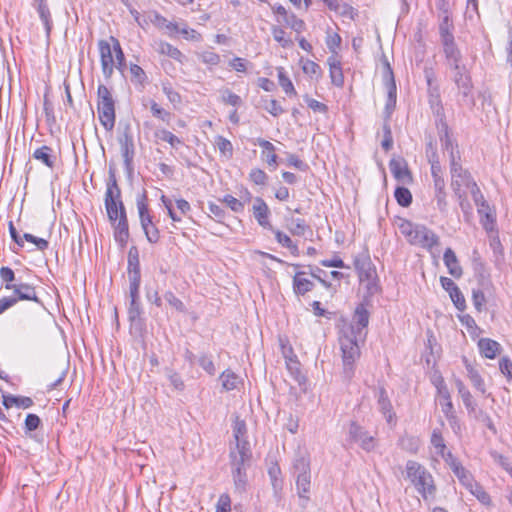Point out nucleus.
Instances as JSON below:
<instances>
[{
    "label": "nucleus",
    "instance_id": "nucleus-1",
    "mask_svg": "<svg viewBox=\"0 0 512 512\" xmlns=\"http://www.w3.org/2000/svg\"><path fill=\"white\" fill-rule=\"evenodd\" d=\"M396 225L411 245L431 251L439 244L438 235L424 225H416L402 217L396 219Z\"/></svg>",
    "mask_w": 512,
    "mask_h": 512
},
{
    "label": "nucleus",
    "instance_id": "nucleus-2",
    "mask_svg": "<svg viewBox=\"0 0 512 512\" xmlns=\"http://www.w3.org/2000/svg\"><path fill=\"white\" fill-rule=\"evenodd\" d=\"M406 476L424 500L435 497L437 487L434 477L423 465L413 460L408 461Z\"/></svg>",
    "mask_w": 512,
    "mask_h": 512
},
{
    "label": "nucleus",
    "instance_id": "nucleus-3",
    "mask_svg": "<svg viewBox=\"0 0 512 512\" xmlns=\"http://www.w3.org/2000/svg\"><path fill=\"white\" fill-rule=\"evenodd\" d=\"M451 187L460 200L461 206L470 192L474 198L478 197L481 192L477 183L473 180L470 173L463 169L461 164L454 159L451 162Z\"/></svg>",
    "mask_w": 512,
    "mask_h": 512
},
{
    "label": "nucleus",
    "instance_id": "nucleus-4",
    "mask_svg": "<svg viewBox=\"0 0 512 512\" xmlns=\"http://www.w3.org/2000/svg\"><path fill=\"white\" fill-rule=\"evenodd\" d=\"M364 339L365 338H359L358 334L355 333L354 325H343L339 337V344L344 367L349 371L353 370L355 362L360 358L359 341H364Z\"/></svg>",
    "mask_w": 512,
    "mask_h": 512
},
{
    "label": "nucleus",
    "instance_id": "nucleus-5",
    "mask_svg": "<svg viewBox=\"0 0 512 512\" xmlns=\"http://www.w3.org/2000/svg\"><path fill=\"white\" fill-rule=\"evenodd\" d=\"M141 104L144 136L148 141L158 145L160 136L156 122L160 120V106L154 99L146 96L142 97Z\"/></svg>",
    "mask_w": 512,
    "mask_h": 512
},
{
    "label": "nucleus",
    "instance_id": "nucleus-6",
    "mask_svg": "<svg viewBox=\"0 0 512 512\" xmlns=\"http://www.w3.org/2000/svg\"><path fill=\"white\" fill-rule=\"evenodd\" d=\"M97 110L98 117L107 131H112L115 125V102L110 90L103 84L97 89Z\"/></svg>",
    "mask_w": 512,
    "mask_h": 512
},
{
    "label": "nucleus",
    "instance_id": "nucleus-7",
    "mask_svg": "<svg viewBox=\"0 0 512 512\" xmlns=\"http://www.w3.org/2000/svg\"><path fill=\"white\" fill-rule=\"evenodd\" d=\"M120 189L117 185L116 179L113 174L110 175V181L107 186L105 195V207L109 220L113 223L120 218Z\"/></svg>",
    "mask_w": 512,
    "mask_h": 512
},
{
    "label": "nucleus",
    "instance_id": "nucleus-8",
    "mask_svg": "<svg viewBox=\"0 0 512 512\" xmlns=\"http://www.w3.org/2000/svg\"><path fill=\"white\" fill-rule=\"evenodd\" d=\"M354 266L360 283L365 285V288L370 292L375 290L377 273L369 258L363 260L355 259Z\"/></svg>",
    "mask_w": 512,
    "mask_h": 512
},
{
    "label": "nucleus",
    "instance_id": "nucleus-9",
    "mask_svg": "<svg viewBox=\"0 0 512 512\" xmlns=\"http://www.w3.org/2000/svg\"><path fill=\"white\" fill-rule=\"evenodd\" d=\"M145 199L146 195L143 194L137 200V207L139 211L141 225L149 242L157 243L160 240V232L156 227V224L151 221V217L148 214L147 205L145 204Z\"/></svg>",
    "mask_w": 512,
    "mask_h": 512
},
{
    "label": "nucleus",
    "instance_id": "nucleus-10",
    "mask_svg": "<svg viewBox=\"0 0 512 512\" xmlns=\"http://www.w3.org/2000/svg\"><path fill=\"white\" fill-rule=\"evenodd\" d=\"M389 169L394 179L403 185H411L414 182L413 173L407 161L402 157H393L389 161Z\"/></svg>",
    "mask_w": 512,
    "mask_h": 512
},
{
    "label": "nucleus",
    "instance_id": "nucleus-11",
    "mask_svg": "<svg viewBox=\"0 0 512 512\" xmlns=\"http://www.w3.org/2000/svg\"><path fill=\"white\" fill-rule=\"evenodd\" d=\"M456 387L468 413L473 414L475 417H480L489 428H493L492 420L486 413L479 411V415H477L474 397L465 384L461 380H457Z\"/></svg>",
    "mask_w": 512,
    "mask_h": 512
},
{
    "label": "nucleus",
    "instance_id": "nucleus-12",
    "mask_svg": "<svg viewBox=\"0 0 512 512\" xmlns=\"http://www.w3.org/2000/svg\"><path fill=\"white\" fill-rule=\"evenodd\" d=\"M475 201L477 205V211L480 215V223L486 231H493L496 224L495 209L490 207V205L483 199L482 194L476 197Z\"/></svg>",
    "mask_w": 512,
    "mask_h": 512
},
{
    "label": "nucleus",
    "instance_id": "nucleus-13",
    "mask_svg": "<svg viewBox=\"0 0 512 512\" xmlns=\"http://www.w3.org/2000/svg\"><path fill=\"white\" fill-rule=\"evenodd\" d=\"M441 457L463 485L472 484V474L451 451H447L444 456Z\"/></svg>",
    "mask_w": 512,
    "mask_h": 512
},
{
    "label": "nucleus",
    "instance_id": "nucleus-14",
    "mask_svg": "<svg viewBox=\"0 0 512 512\" xmlns=\"http://www.w3.org/2000/svg\"><path fill=\"white\" fill-rule=\"evenodd\" d=\"M294 467L300 473L297 476L296 486L300 496H304L310 488V473H309V460L306 457H301L296 460Z\"/></svg>",
    "mask_w": 512,
    "mask_h": 512
},
{
    "label": "nucleus",
    "instance_id": "nucleus-15",
    "mask_svg": "<svg viewBox=\"0 0 512 512\" xmlns=\"http://www.w3.org/2000/svg\"><path fill=\"white\" fill-rule=\"evenodd\" d=\"M98 46L100 52L102 73L106 79H110L115 68L113 48L108 42L104 40L99 41Z\"/></svg>",
    "mask_w": 512,
    "mask_h": 512
},
{
    "label": "nucleus",
    "instance_id": "nucleus-16",
    "mask_svg": "<svg viewBox=\"0 0 512 512\" xmlns=\"http://www.w3.org/2000/svg\"><path fill=\"white\" fill-rule=\"evenodd\" d=\"M13 291V297L17 302L22 300H28L35 302L39 307H44L43 302L37 296L36 289L33 285L28 283H16L14 288L11 289Z\"/></svg>",
    "mask_w": 512,
    "mask_h": 512
},
{
    "label": "nucleus",
    "instance_id": "nucleus-17",
    "mask_svg": "<svg viewBox=\"0 0 512 512\" xmlns=\"http://www.w3.org/2000/svg\"><path fill=\"white\" fill-rule=\"evenodd\" d=\"M273 14L280 16L282 21L291 29L300 33L305 29V22L295 14H289L288 10L281 4L272 7Z\"/></svg>",
    "mask_w": 512,
    "mask_h": 512
},
{
    "label": "nucleus",
    "instance_id": "nucleus-18",
    "mask_svg": "<svg viewBox=\"0 0 512 512\" xmlns=\"http://www.w3.org/2000/svg\"><path fill=\"white\" fill-rule=\"evenodd\" d=\"M327 65L331 84L337 88H343L345 83V76L339 57L336 55H331L327 59Z\"/></svg>",
    "mask_w": 512,
    "mask_h": 512
},
{
    "label": "nucleus",
    "instance_id": "nucleus-19",
    "mask_svg": "<svg viewBox=\"0 0 512 512\" xmlns=\"http://www.w3.org/2000/svg\"><path fill=\"white\" fill-rule=\"evenodd\" d=\"M350 433L353 439L360 444L366 451H372L377 446V440L374 436L370 435L368 431L361 426L353 423L351 425Z\"/></svg>",
    "mask_w": 512,
    "mask_h": 512
},
{
    "label": "nucleus",
    "instance_id": "nucleus-20",
    "mask_svg": "<svg viewBox=\"0 0 512 512\" xmlns=\"http://www.w3.org/2000/svg\"><path fill=\"white\" fill-rule=\"evenodd\" d=\"M252 213L259 226L265 229H272L270 222V209L262 198H255L252 206Z\"/></svg>",
    "mask_w": 512,
    "mask_h": 512
},
{
    "label": "nucleus",
    "instance_id": "nucleus-21",
    "mask_svg": "<svg viewBox=\"0 0 512 512\" xmlns=\"http://www.w3.org/2000/svg\"><path fill=\"white\" fill-rule=\"evenodd\" d=\"M128 278H129V293L135 296L140 285V269L138 256L133 255L132 250L128 255Z\"/></svg>",
    "mask_w": 512,
    "mask_h": 512
},
{
    "label": "nucleus",
    "instance_id": "nucleus-22",
    "mask_svg": "<svg viewBox=\"0 0 512 512\" xmlns=\"http://www.w3.org/2000/svg\"><path fill=\"white\" fill-rule=\"evenodd\" d=\"M119 143L121 146L124 163L128 167L130 166L134 156L133 136L129 127L124 129L122 135L119 137Z\"/></svg>",
    "mask_w": 512,
    "mask_h": 512
},
{
    "label": "nucleus",
    "instance_id": "nucleus-23",
    "mask_svg": "<svg viewBox=\"0 0 512 512\" xmlns=\"http://www.w3.org/2000/svg\"><path fill=\"white\" fill-rule=\"evenodd\" d=\"M477 347L482 357L486 359H495L501 353V345L491 338H480Z\"/></svg>",
    "mask_w": 512,
    "mask_h": 512
},
{
    "label": "nucleus",
    "instance_id": "nucleus-24",
    "mask_svg": "<svg viewBox=\"0 0 512 512\" xmlns=\"http://www.w3.org/2000/svg\"><path fill=\"white\" fill-rule=\"evenodd\" d=\"M303 74L311 80L319 81L322 78L323 70L321 66L309 58L301 57L298 61Z\"/></svg>",
    "mask_w": 512,
    "mask_h": 512
},
{
    "label": "nucleus",
    "instance_id": "nucleus-25",
    "mask_svg": "<svg viewBox=\"0 0 512 512\" xmlns=\"http://www.w3.org/2000/svg\"><path fill=\"white\" fill-rule=\"evenodd\" d=\"M443 262L448 270V273L456 279L463 275V269L455 252L451 248H446L443 254Z\"/></svg>",
    "mask_w": 512,
    "mask_h": 512
},
{
    "label": "nucleus",
    "instance_id": "nucleus-26",
    "mask_svg": "<svg viewBox=\"0 0 512 512\" xmlns=\"http://www.w3.org/2000/svg\"><path fill=\"white\" fill-rule=\"evenodd\" d=\"M240 459L236 463V468L233 471V479L236 486H243L246 483V473L244 463L250 458V452L247 447H242L239 451Z\"/></svg>",
    "mask_w": 512,
    "mask_h": 512
},
{
    "label": "nucleus",
    "instance_id": "nucleus-27",
    "mask_svg": "<svg viewBox=\"0 0 512 512\" xmlns=\"http://www.w3.org/2000/svg\"><path fill=\"white\" fill-rule=\"evenodd\" d=\"M355 322L349 325L355 326V333L358 334L359 338L366 337V327L369 322V313L364 305H359L355 310Z\"/></svg>",
    "mask_w": 512,
    "mask_h": 512
},
{
    "label": "nucleus",
    "instance_id": "nucleus-28",
    "mask_svg": "<svg viewBox=\"0 0 512 512\" xmlns=\"http://www.w3.org/2000/svg\"><path fill=\"white\" fill-rule=\"evenodd\" d=\"M119 208L120 218L117 219L118 223L115 225L114 237L116 241L120 242L121 244H124L127 242V239L129 237L128 222L126 218L125 208L122 202L119 203Z\"/></svg>",
    "mask_w": 512,
    "mask_h": 512
},
{
    "label": "nucleus",
    "instance_id": "nucleus-29",
    "mask_svg": "<svg viewBox=\"0 0 512 512\" xmlns=\"http://www.w3.org/2000/svg\"><path fill=\"white\" fill-rule=\"evenodd\" d=\"M276 72H277L278 84L282 88L283 92L288 97H297V95H298L297 90H296L295 85L292 82L291 78L289 77L285 67H283V66L276 67Z\"/></svg>",
    "mask_w": 512,
    "mask_h": 512
},
{
    "label": "nucleus",
    "instance_id": "nucleus-30",
    "mask_svg": "<svg viewBox=\"0 0 512 512\" xmlns=\"http://www.w3.org/2000/svg\"><path fill=\"white\" fill-rule=\"evenodd\" d=\"M431 174L434 180L436 197L439 201H443L445 198V181L442 177V169L438 161L431 162Z\"/></svg>",
    "mask_w": 512,
    "mask_h": 512
},
{
    "label": "nucleus",
    "instance_id": "nucleus-31",
    "mask_svg": "<svg viewBox=\"0 0 512 512\" xmlns=\"http://www.w3.org/2000/svg\"><path fill=\"white\" fill-rule=\"evenodd\" d=\"M443 44V51L446 57V60L448 64L453 67L455 70H458L460 68V60H461V53L459 49L457 48L454 39L450 41L442 42Z\"/></svg>",
    "mask_w": 512,
    "mask_h": 512
},
{
    "label": "nucleus",
    "instance_id": "nucleus-32",
    "mask_svg": "<svg viewBox=\"0 0 512 512\" xmlns=\"http://www.w3.org/2000/svg\"><path fill=\"white\" fill-rule=\"evenodd\" d=\"M257 144L261 147V156L269 167L276 168L278 156L275 146L268 140L258 139Z\"/></svg>",
    "mask_w": 512,
    "mask_h": 512
},
{
    "label": "nucleus",
    "instance_id": "nucleus-33",
    "mask_svg": "<svg viewBox=\"0 0 512 512\" xmlns=\"http://www.w3.org/2000/svg\"><path fill=\"white\" fill-rule=\"evenodd\" d=\"M247 427L244 420L236 416L233 423V436L236 441V446L240 450L242 447H247Z\"/></svg>",
    "mask_w": 512,
    "mask_h": 512
},
{
    "label": "nucleus",
    "instance_id": "nucleus-34",
    "mask_svg": "<svg viewBox=\"0 0 512 512\" xmlns=\"http://www.w3.org/2000/svg\"><path fill=\"white\" fill-rule=\"evenodd\" d=\"M271 230L279 245H281L284 248H287L290 251L291 255H293L294 257H298L300 255L298 245L291 239V237L288 234L284 233L279 229Z\"/></svg>",
    "mask_w": 512,
    "mask_h": 512
},
{
    "label": "nucleus",
    "instance_id": "nucleus-35",
    "mask_svg": "<svg viewBox=\"0 0 512 512\" xmlns=\"http://www.w3.org/2000/svg\"><path fill=\"white\" fill-rule=\"evenodd\" d=\"M313 287L312 281L308 278L307 273L298 271L293 277V288L297 294H305Z\"/></svg>",
    "mask_w": 512,
    "mask_h": 512
},
{
    "label": "nucleus",
    "instance_id": "nucleus-36",
    "mask_svg": "<svg viewBox=\"0 0 512 512\" xmlns=\"http://www.w3.org/2000/svg\"><path fill=\"white\" fill-rule=\"evenodd\" d=\"M162 202L164 203L171 219L173 221H180L181 217L185 215L190 210V204L184 199L176 200V207L179 210V214L175 213L173 210V205L171 201H165L164 196H162Z\"/></svg>",
    "mask_w": 512,
    "mask_h": 512
},
{
    "label": "nucleus",
    "instance_id": "nucleus-37",
    "mask_svg": "<svg viewBox=\"0 0 512 512\" xmlns=\"http://www.w3.org/2000/svg\"><path fill=\"white\" fill-rule=\"evenodd\" d=\"M466 370H467V376L469 380L471 381L472 385L482 394H486L487 388L485 385V381L483 377L481 376L480 372L476 367H474L472 364L467 363L466 364Z\"/></svg>",
    "mask_w": 512,
    "mask_h": 512
},
{
    "label": "nucleus",
    "instance_id": "nucleus-38",
    "mask_svg": "<svg viewBox=\"0 0 512 512\" xmlns=\"http://www.w3.org/2000/svg\"><path fill=\"white\" fill-rule=\"evenodd\" d=\"M37 3V11L44 25L47 38H49L52 29V19L50 10L45 0H35Z\"/></svg>",
    "mask_w": 512,
    "mask_h": 512
},
{
    "label": "nucleus",
    "instance_id": "nucleus-39",
    "mask_svg": "<svg viewBox=\"0 0 512 512\" xmlns=\"http://www.w3.org/2000/svg\"><path fill=\"white\" fill-rule=\"evenodd\" d=\"M34 402L30 397L25 396H14V395H4L3 396V405L5 408L9 409L12 406H17L19 408L27 409L33 406Z\"/></svg>",
    "mask_w": 512,
    "mask_h": 512
},
{
    "label": "nucleus",
    "instance_id": "nucleus-40",
    "mask_svg": "<svg viewBox=\"0 0 512 512\" xmlns=\"http://www.w3.org/2000/svg\"><path fill=\"white\" fill-rule=\"evenodd\" d=\"M273 39L282 47L289 48L293 45V41L288 33L278 25H274L271 28Z\"/></svg>",
    "mask_w": 512,
    "mask_h": 512
},
{
    "label": "nucleus",
    "instance_id": "nucleus-41",
    "mask_svg": "<svg viewBox=\"0 0 512 512\" xmlns=\"http://www.w3.org/2000/svg\"><path fill=\"white\" fill-rule=\"evenodd\" d=\"M460 323L467 329L471 337H479L482 333L481 328L476 324L474 318L469 314H463L459 317Z\"/></svg>",
    "mask_w": 512,
    "mask_h": 512
},
{
    "label": "nucleus",
    "instance_id": "nucleus-42",
    "mask_svg": "<svg viewBox=\"0 0 512 512\" xmlns=\"http://www.w3.org/2000/svg\"><path fill=\"white\" fill-rule=\"evenodd\" d=\"M51 152L52 149L50 147L42 146L34 151L33 157L45 164L47 167L52 168L54 166V157Z\"/></svg>",
    "mask_w": 512,
    "mask_h": 512
},
{
    "label": "nucleus",
    "instance_id": "nucleus-43",
    "mask_svg": "<svg viewBox=\"0 0 512 512\" xmlns=\"http://www.w3.org/2000/svg\"><path fill=\"white\" fill-rule=\"evenodd\" d=\"M470 492L476 496V498L483 504L489 505L491 503L490 495L484 490L482 486H480L477 482H475L472 477V484L464 485Z\"/></svg>",
    "mask_w": 512,
    "mask_h": 512
},
{
    "label": "nucleus",
    "instance_id": "nucleus-44",
    "mask_svg": "<svg viewBox=\"0 0 512 512\" xmlns=\"http://www.w3.org/2000/svg\"><path fill=\"white\" fill-rule=\"evenodd\" d=\"M394 197L398 205L402 207L410 206L413 200V196L410 190L403 186L396 187Z\"/></svg>",
    "mask_w": 512,
    "mask_h": 512
},
{
    "label": "nucleus",
    "instance_id": "nucleus-45",
    "mask_svg": "<svg viewBox=\"0 0 512 512\" xmlns=\"http://www.w3.org/2000/svg\"><path fill=\"white\" fill-rule=\"evenodd\" d=\"M438 402H439V405L441 407L443 414L448 419V421L450 423L457 424V416L455 413L452 398L449 397V398L441 399V400H438Z\"/></svg>",
    "mask_w": 512,
    "mask_h": 512
},
{
    "label": "nucleus",
    "instance_id": "nucleus-46",
    "mask_svg": "<svg viewBox=\"0 0 512 512\" xmlns=\"http://www.w3.org/2000/svg\"><path fill=\"white\" fill-rule=\"evenodd\" d=\"M111 40L113 42V53L115 54V68L118 69L121 73H123L126 68L123 50L120 46L119 41L116 38L112 37Z\"/></svg>",
    "mask_w": 512,
    "mask_h": 512
},
{
    "label": "nucleus",
    "instance_id": "nucleus-47",
    "mask_svg": "<svg viewBox=\"0 0 512 512\" xmlns=\"http://www.w3.org/2000/svg\"><path fill=\"white\" fill-rule=\"evenodd\" d=\"M325 43H326V46L327 48L329 49V51L333 54V55H336L338 56V51L341 47V43H342V38L341 36L339 35V33L337 32H328L327 33V36H326V39H325Z\"/></svg>",
    "mask_w": 512,
    "mask_h": 512
},
{
    "label": "nucleus",
    "instance_id": "nucleus-48",
    "mask_svg": "<svg viewBox=\"0 0 512 512\" xmlns=\"http://www.w3.org/2000/svg\"><path fill=\"white\" fill-rule=\"evenodd\" d=\"M215 144L220 152L226 158H231L233 155V145L230 140L223 136H217L215 138Z\"/></svg>",
    "mask_w": 512,
    "mask_h": 512
},
{
    "label": "nucleus",
    "instance_id": "nucleus-49",
    "mask_svg": "<svg viewBox=\"0 0 512 512\" xmlns=\"http://www.w3.org/2000/svg\"><path fill=\"white\" fill-rule=\"evenodd\" d=\"M249 180L256 186H265L268 182V175L261 168H253L249 172Z\"/></svg>",
    "mask_w": 512,
    "mask_h": 512
},
{
    "label": "nucleus",
    "instance_id": "nucleus-50",
    "mask_svg": "<svg viewBox=\"0 0 512 512\" xmlns=\"http://www.w3.org/2000/svg\"><path fill=\"white\" fill-rule=\"evenodd\" d=\"M0 278L4 283V288L6 290H11L14 288V285L16 284L14 283L15 273L10 267L3 266L0 268Z\"/></svg>",
    "mask_w": 512,
    "mask_h": 512
},
{
    "label": "nucleus",
    "instance_id": "nucleus-51",
    "mask_svg": "<svg viewBox=\"0 0 512 512\" xmlns=\"http://www.w3.org/2000/svg\"><path fill=\"white\" fill-rule=\"evenodd\" d=\"M292 235L295 236H303L306 232H311L310 226L306 223L304 219H295L292 221L291 226L289 227Z\"/></svg>",
    "mask_w": 512,
    "mask_h": 512
},
{
    "label": "nucleus",
    "instance_id": "nucleus-52",
    "mask_svg": "<svg viewBox=\"0 0 512 512\" xmlns=\"http://www.w3.org/2000/svg\"><path fill=\"white\" fill-rule=\"evenodd\" d=\"M431 444L435 448L437 454L440 456H444V454L448 451L446 449L444 438L440 431L435 430L431 435Z\"/></svg>",
    "mask_w": 512,
    "mask_h": 512
},
{
    "label": "nucleus",
    "instance_id": "nucleus-53",
    "mask_svg": "<svg viewBox=\"0 0 512 512\" xmlns=\"http://www.w3.org/2000/svg\"><path fill=\"white\" fill-rule=\"evenodd\" d=\"M222 203H224L231 211L240 213L244 210L245 204L240 201L236 197L227 194L222 198Z\"/></svg>",
    "mask_w": 512,
    "mask_h": 512
},
{
    "label": "nucleus",
    "instance_id": "nucleus-54",
    "mask_svg": "<svg viewBox=\"0 0 512 512\" xmlns=\"http://www.w3.org/2000/svg\"><path fill=\"white\" fill-rule=\"evenodd\" d=\"M220 378L222 381V386L226 390H233V389L237 388L239 381H238V377L236 376L235 373H233L231 371H224L221 374Z\"/></svg>",
    "mask_w": 512,
    "mask_h": 512
},
{
    "label": "nucleus",
    "instance_id": "nucleus-55",
    "mask_svg": "<svg viewBox=\"0 0 512 512\" xmlns=\"http://www.w3.org/2000/svg\"><path fill=\"white\" fill-rule=\"evenodd\" d=\"M449 296L457 310L463 312L466 309V299L463 293L461 292L460 288H457L455 291L451 292Z\"/></svg>",
    "mask_w": 512,
    "mask_h": 512
},
{
    "label": "nucleus",
    "instance_id": "nucleus-56",
    "mask_svg": "<svg viewBox=\"0 0 512 512\" xmlns=\"http://www.w3.org/2000/svg\"><path fill=\"white\" fill-rule=\"evenodd\" d=\"M231 498L229 494L223 493L216 503L215 512H231Z\"/></svg>",
    "mask_w": 512,
    "mask_h": 512
},
{
    "label": "nucleus",
    "instance_id": "nucleus-57",
    "mask_svg": "<svg viewBox=\"0 0 512 512\" xmlns=\"http://www.w3.org/2000/svg\"><path fill=\"white\" fill-rule=\"evenodd\" d=\"M222 101L226 105L233 107H238L242 104L241 97L228 89L223 92Z\"/></svg>",
    "mask_w": 512,
    "mask_h": 512
},
{
    "label": "nucleus",
    "instance_id": "nucleus-58",
    "mask_svg": "<svg viewBox=\"0 0 512 512\" xmlns=\"http://www.w3.org/2000/svg\"><path fill=\"white\" fill-rule=\"evenodd\" d=\"M41 424V420L36 414H28L24 422L25 433L35 431Z\"/></svg>",
    "mask_w": 512,
    "mask_h": 512
},
{
    "label": "nucleus",
    "instance_id": "nucleus-59",
    "mask_svg": "<svg viewBox=\"0 0 512 512\" xmlns=\"http://www.w3.org/2000/svg\"><path fill=\"white\" fill-rule=\"evenodd\" d=\"M440 36L442 42L454 39L452 34V24L450 23L448 17H446L443 23L440 25Z\"/></svg>",
    "mask_w": 512,
    "mask_h": 512
},
{
    "label": "nucleus",
    "instance_id": "nucleus-60",
    "mask_svg": "<svg viewBox=\"0 0 512 512\" xmlns=\"http://www.w3.org/2000/svg\"><path fill=\"white\" fill-rule=\"evenodd\" d=\"M378 404L382 413L389 412V410L393 409L387 392L383 387L379 389Z\"/></svg>",
    "mask_w": 512,
    "mask_h": 512
},
{
    "label": "nucleus",
    "instance_id": "nucleus-61",
    "mask_svg": "<svg viewBox=\"0 0 512 512\" xmlns=\"http://www.w3.org/2000/svg\"><path fill=\"white\" fill-rule=\"evenodd\" d=\"M499 369L506 377L508 382L512 381V361L508 357H503L499 361Z\"/></svg>",
    "mask_w": 512,
    "mask_h": 512
},
{
    "label": "nucleus",
    "instance_id": "nucleus-62",
    "mask_svg": "<svg viewBox=\"0 0 512 512\" xmlns=\"http://www.w3.org/2000/svg\"><path fill=\"white\" fill-rule=\"evenodd\" d=\"M200 57L202 62L209 66H217L220 63V56L214 51H204Z\"/></svg>",
    "mask_w": 512,
    "mask_h": 512
},
{
    "label": "nucleus",
    "instance_id": "nucleus-63",
    "mask_svg": "<svg viewBox=\"0 0 512 512\" xmlns=\"http://www.w3.org/2000/svg\"><path fill=\"white\" fill-rule=\"evenodd\" d=\"M23 240L33 243L41 251L46 250L49 245L47 240H45L43 238L36 237L30 233H24Z\"/></svg>",
    "mask_w": 512,
    "mask_h": 512
},
{
    "label": "nucleus",
    "instance_id": "nucleus-64",
    "mask_svg": "<svg viewBox=\"0 0 512 512\" xmlns=\"http://www.w3.org/2000/svg\"><path fill=\"white\" fill-rule=\"evenodd\" d=\"M472 301L475 309L478 312L483 310V306L486 303V297L483 291L481 290H473L472 292Z\"/></svg>",
    "mask_w": 512,
    "mask_h": 512
}]
</instances>
